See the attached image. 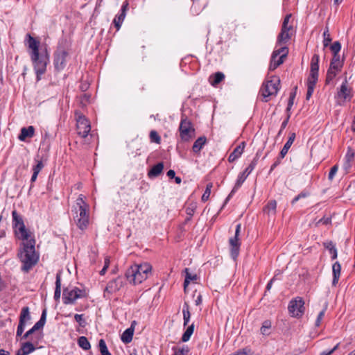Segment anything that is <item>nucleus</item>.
Masks as SVG:
<instances>
[{"label":"nucleus","mask_w":355,"mask_h":355,"mask_svg":"<svg viewBox=\"0 0 355 355\" xmlns=\"http://www.w3.org/2000/svg\"><path fill=\"white\" fill-rule=\"evenodd\" d=\"M40 41L30 34L26 35V45L29 49V55L36 73L37 80H40L41 76L45 73L47 64L49 62V55L47 50L45 49L40 52Z\"/></svg>","instance_id":"f257e3e1"},{"label":"nucleus","mask_w":355,"mask_h":355,"mask_svg":"<svg viewBox=\"0 0 355 355\" xmlns=\"http://www.w3.org/2000/svg\"><path fill=\"white\" fill-rule=\"evenodd\" d=\"M22 248L18 252V257L22 263L21 270L24 272H28L38 262L39 254L35 251V240L29 238L23 240Z\"/></svg>","instance_id":"f03ea898"},{"label":"nucleus","mask_w":355,"mask_h":355,"mask_svg":"<svg viewBox=\"0 0 355 355\" xmlns=\"http://www.w3.org/2000/svg\"><path fill=\"white\" fill-rule=\"evenodd\" d=\"M151 266L148 263L131 266L125 272V277L130 283L139 284L146 280L151 272Z\"/></svg>","instance_id":"7ed1b4c3"},{"label":"nucleus","mask_w":355,"mask_h":355,"mask_svg":"<svg viewBox=\"0 0 355 355\" xmlns=\"http://www.w3.org/2000/svg\"><path fill=\"white\" fill-rule=\"evenodd\" d=\"M280 79L278 76H272L268 78L262 84L259 90L262 101L268 102L271 96H275L279 90Z\"/></svg>","instance_id":"20e7f679"},{"label":"nucleus","mask_w":355,"mask_h":355,"mask_svg":"<svg viewBox=\"0 0 355 355\" xmlns=\"http://www.w3.org/2000/svg\"><path fill=\"white\" fill-rule=\"evenodd\" d=\"M69 58V48L66 46V42L59 43L53 54V64L57 71H62L67 66Z\"/></svg>","instance_id":"39448f33"},{"label":"nucleus","mask_w":355,"mask_h":355,"mask_svg":"<svg viewBox=\"0 0 355 355\" xmlns=\"http://www.w3.org/2000/svg\"><path fill=\"white\" fill-rule=\"evenodd\" d=\"M178 131L180 140L182 142H189L196 135L193 123L187 116H182L180 123Z\"/></svg>","instance_id":"423d86ee"},{"label":"nucleus","mask_w":355,"mask_h":355,"mask_svg":"<svg viewBox=\"0 0 355 355\" xmlns=\"http://www.w3.org/2000/svg\"><path fill=\"white\" fill-rule=\"evenodd\" d=\"M257 162H258V158L254 157L252 160V162H250L249 166L242 173H241L239 175L237 180H236L232 190L231 191V192L230 193V194L228 195V196L226 198V199L225 200L224 205H225L227 203V202L230 200V199L237 191V190L241 187L243 183L245 182V180L248 178V176L252 173V171L256 167Z\"/></svg>","instance_id":"0eeeda50"},{"label":"nucleus","mask_w":355,"mask_h":355,"mask_svg":"<svg viewBox=\"0 0 355 355\" xmlns=\"http://www.w3.org/2000/svg\"><path fill=\"white\" fill-rule=\"evenodd\" d=\"M87 297L85 290L78 287H67L63 290L62 301L64 304H73L76 300Z\"/></svg>","instance_id":"6e6552de"},{"label":"nucleus","mask_w":355,"mask_h":355,"mask_svg":"<svg viewBox=\"0 0 355 355\" xmlns=\"http://www.w3.org/2000/svg\"><path fill=\"white\" fill-rule=\"evenodd\" d=\"M72 211H74L73 220L77 227L82 231L85 230L89 224V208L80 207L79 209L74 208Z\"/></svg>","instance_id":"1a4fd4ad"},{"label":"nucleus","mask_w":355,"mask_h":355,"mask_svg":"<svg viewBox=\"0 0 355 355\" xmlns=\"http://www.w3.org/2000/svg\"><path fill=\"white\" fill-rule=\"evenodd\" d=\"M77 133L83 138L87 137L91 130L90 121L78 110L75 111Z\"/></svg>","instance_id":"9d476101"},{"label":"nucleus","mask_w":355,"mask_h":355,"mask_svg":"<svg viewBox=\"0 0 355 355\" xmlns=\"http://www.w3.org/2000/svg\"><path fill=\"white\" fill-rule=\"evenodd\" d=\"M12 226L16 234H20L19 239L21 240H28L31 237L30 232L26 228L24 220L21 215L16 210L12 211Z\"/></svg>","instance_id":"9b49d317"},{"label":"nucleus","mask_w":355,"mask_h":355,"mask_svg":"<svg viewBox=\"0 0 355 355\" xmlns=\"http://www.w3.org/2000/svg\"><path fill=\"white\" fill-rule=\"evenodd\" d=\"M353 98V91L351 87L348 86L347 78L341 84L339 89H338L336 94L337 103L339 105H344L346 102L351 101Z\"/></svg>","instance_id":"f8f14e48"},{"label":"nucleus","mask_w":355,"mask_h":355,"mask_svg":"<svg viewBox=\"0 0 355 355\" xmlns=\"http://www.w3.org/2000/svg\"><path fill=\"white\" fill-rule=\"evenodd\" d=\"M288 53V48L286 46H281L278 49H275L271 56L270 63L269 65V71H274L284 62Z\"/></svg>","instance_id":"ddd939ff"},{"label":"nucleus","mask_w":355,"mask_h":355,"mask_svg":"<svg viewBox=\"0 0 355 355\" xmlns=\"http://www.w3.org/2000/svg\"><path fill=\"white\" fill-rule=\"evenodd\" d=\"M288 310L291 317L300 318L305 311L304 301L302 297H297L291 300L288 304Z\"/></svg>","instance_id":"4468645a"},{"label":"nucleus","mask_w":355,"mask_h":355,"mask_svg":"<svg viewBox=\"0 0 355 355\" xmlns=\"http://www.w3.org/2000/svg\"><path fill=\"white\" fill-rule=\"evenodd\" d=\"M241 229V225L237 224L236 226L235 234L233 237H231L229 240L230 245V254L233 259H236L239 254L241 246V242L239 239Z\"/></svg>","instance_id":"2eb2a0df"},{"label":"nucleus","mask_w":355,"mask_h":355,"mask_svg":"<svg viewBox=\"0 0 355 355\" xmlns=\"http://www.w3.org/2000/svg\"><path fill=\"white\" fill-rule=\"evenodd\" d=\"M31 319L29 308L24 306L21 309L19 315V321L17 329V336H21L26 327V322Z\"/></svg>","instance_id":"dca6fc26"},{"label":"nucleus","mask_w":355,"mask_h":355,"mask_svg":"<svg viewBox=\"0 0 355 355\" xmlns=\"http://www.w3.org/2000/svg\"><path fill=\"white\" fill-rule=\"evenodd\" d=\"M320 57L317 54H314L311 58L310 64V73L307 80L317 81L318 80Z\"/></svg>","instance_id":"f3484780"},{"label":"nucleus","mask_w":355,"mask_h":355,"mask_svg":"<svg viewBox=\"0 0 355 355\" xmlns=\"http://www.w3.org/2000/svg\"><path fill=\"white\" fill-rule=\"evenodd\" d=\"M129 6V2L128 0H125L123 1V5L121 6V13L119 15H116L113 20V24L116 28L117 31H119L121 26V24L123 21L125 19V17L126 16V12L128 10Z\"/></svg>","instance_id":"a211bd4d"},{"label":"nucleus","mask_w":355,"mask_h":355,"mask_svg":"<svg viewBox=\"0 0 355 355\" xmlns=\"http://www.w3.org/2000/svg\"><path fill=\"white\" fill-rule=\"evenodd\" d=\"M123 286V281L121 277H117L113 280L110 281L105 288V293L110 294L114 293L119 291Z\"/></svg>","instance_id":"6ab92c4d"},{"label":"nucleus","mask_w":355,"mask_h":355,"mask_svg":"<svg viewBox=\"0 0 355 355\" xmlns=\"http://www.w3.org/2000/svg\"><path fill=\"white\" fill-rule=\"evenodd\" d=\"M245 146V143L244 141L241 142L239 146H237L229 155L228 162H234L236 159L239 158L243 153Z\"/></svg>","instance_id":"aec40b11"},{"label":"nucleus","mask_w":355,"mask_h":355,"mask_svg":"<svg viewBox=\"0 0 355 355\" xmlns=\"http://www.w3.org/2000/svg\"><path fill=\"white\" fill-rule=\"evenodd\" d=\"M35 134V128L30 125L28 128H22L18 137L20 141H25L26 138H32Z\"/></svg>","instance_id":"412c9836"},{"label":"nucleus","mask_w":355,"mask_h":355,"mask_svg":"<svg viewBox=\"0 0 355 355\" xmlns=\"http://www.w3.org/2000/svg\"><path fill=\"white\" fill-rule=\"evenodd\" d=\"M35 350V347L31 342H26L21 345V347L17 352L16 355H28Z\"/></svg>","instance_id":"4be33fe9"},{"label":"nucleus","mask_w":355,"mask_h":355,"mask_svg":"<svg viewBox=\"0 0 355 355\" xmlns=\"http://www.w3.org/2000/svg\"><path fill=\"white\" fill-rule=\"evenodd\" d=\"M277 201L275 200H270L263 209L264 213L268 216H275L276 214Z\"/></svg>","instance_id":"5701e85b"},{"label":"nucleus","mask_w":355,"mask_h":355,"mask_svg":"<svg viewBox=\"0 0 355 355\" xmlns=\"http://www.w3.org/2000/svg\"><path fill=\"white\" fill-rule=\"evenodd\" d=\"M341 266L338 261H336L332 266L333 280L332 285L336 286L340 276Z\"/></svg>","instance_id":"b1692460"},{"label":"nucleus","mask_w":355,"mask_h":355,"mask_svg":"<svg viewBox=\"0 0 355 355\" xmlns=\"http://www.w3.org/2000/svg\"><path fill=\"white\" fill-rule=\"evenodd\" d=\"M291 38V33L289 31H281L277 38V45L286 44Z\"/></svg>","instance_id":"393cba45"},{"label":"nucleus","mask_w":355,"mask_h":355,"mask_svg":"<svg viewBox=\"0 0 355 355\" xmlns=\"http://www.w3.org/2000/svg\"><path fill=\"white\" fill-rule=\"evenodd\" d=\"M295 133L292 132L290 134L289 137L284 144L283 148L280 151V156L282 157H284L287 154L288 150L290 149L291 146H292L293 143L295 141Z\"/></svg>","instance_id":"a878e982"},{"label":"nucleus","mask_w":355,"mask_h":355,"mask_svg":"<svg viewBox=\"0 0 355 355\" xmlns=\"http://www.w3.org/2000/svg\"><path fill=\"white\" fill-rule=\"evenodd\" d=\"M343 64L344 59H341L340 55H333L329 65L331 68L337 69V70H342Z\"/></svg>","instance_id":"bb28decb"},{"label":"nucleus","mask_w":355,"mask_h":355,"mask_svg":"<svg viewBox=\"0 0 355 355\" xmlns=\"http://www.w3.org/2000/svg\"><path fill=\"white\" fill-rule=\"evenodd\" d=\"M164 168V164L162 162H159L155 165H154L151 169L148 171V175L149 178H155L159 175Z\"/></svg>","instance_id":"cd10ccee"},{"label":"nucleus","mask_w":355,"mask_h":355,"mask_svg":"<svg viewBox=\"0 0 355 355\" xmlns=\"http://www.w3.org/2000/svg\"><path fill=\"white\" fill-rule=\"evenodd\" d=\"M225 79V75L222 72H216L214 73L213 75L210 76L209 78V81L210 84L216 87L218 85L220 82H222Z\"/></svg>","instance_id":"c85d7f7f"},{"label":"nucleus","mask_w":355,"mask_h":355,"mask_svg":"<svg viewBox=\"0 0 355 355\" xmlns=\"http://www.w3.org/2000/svg\"><path fill=\"white\" fill-rule=\"evenodd\" d=\"M44 168V164L42 160H37V164L33 166V175L31 179V182L33 184L37 180L39 173Z\"/></svg>","instance_id":"c756f323"},{"label":"nucleus","mask_w":355,"mask_h":355,"mask_svg":"<svg viewBox=\"0 0 355 355\" xmlns=\"http://www.w3.org/2000/svg\"><path fill=\"white\" fill-rule=\"evenodd\" d=\"M46 320V309H43L40 319L37 321L31 329L35 332L44 326Z\"/></svg>","instance_id":"7c9ffc66"},{"label":"nucleus","mask_w":355,"mask_h":355,"mask_svg":"<svg viewBox=\"0 0 355 355\" xmlns=\"http://www.w3.org/2000/svg\"><path fill=\"white\" fill-rule=\"evenodd\" d=\"M46 320V309H43L40 319L37 321L31 329L35 332L44 326Z\"/></svg>","instance_id":"2f4dec72"},{"label":"nucleus","mask_w":355,"mask_h":355,"mask_svg":"<svg viewBox=\"0 0 355 355\" xmlns=\"http://www.w3.org/2000/svg\"><path fill=\"white\" fill-rule=\"evenodd\" d=\"M206 142L207 138L205 136L200 137L199 138H198L193 145V151L196 153H199L204 146V145L206 144Z\"/></svg>","instance_id":"473e14b6"},{"label":"nucleus","mask_w":355,"mask_h":355,"mask_svg":"<svg viewBox=\"0 0 355 355\" xmlns=\"http://www.w3.org/2000/svg\"><path fill=\"white\" fill-rule=\"evenodd\" d=\"M340 71L341 70H337V69L331 68V67L329 66L326 75L325 83L329 84Z\"/></svg>","instance_id":"72a5a7b5"},{"label":"nucleus","mask_w":355,"mask_h":355,"mask_svg":"<svg viewBox=\"0 0 355 355\" xmlns=\"http://www.w3.org/2000/svg\"><path fill=\"white\" fill-rule=\"evenodd\" d=\"M133 335V329L132 328H128L122 334L121 339L123 341V343L128 344L132 340Z\"/></svg>","instance_id":"f704fd0d"},{"label":"nucleus","mask_w":355,"mask_h":355,"mask_svg":"<svg viewBox=\"0 0 355 355\" xmlns=\"http://www.w3.org/2000/svg\"><path fill=\"white\" fill-rule=\"evenodd\" d=\"M61 295V276L60 273L56 275L55 289L54 292V299L55 301L60 300Z\"/></svg>","instance_id":"c9c22d12"},{"label":"nucleus","mask_w":355,"mask_h":355,"mask_svg":"<svg viewBox=\"0 0 355 355\" xmlns=\"http://www.w3.org/2000/svg\"><path fill=\"white\" fill-rule=\"evenodd\" d=\"M196 208H197V205L196 202H192L187 204V205L186 207L185 211H186V214L189 216L185 219L186 223L191 220V217L193 216V215L194 214V213L196 211Z\"/></svg>","instance_id":"e433bc0d"},{"label":"nucleus","mask_w":355,"mask_h":355,"mask_svg":"<svg viewBox=\"0 0 355 355\" xmlns=\"http://www.w3.org/2000/svg\"><path fill=\"white\" fill-rule=\"evenodd\" d=\"M184 272L186 273L185 279H184V288L185 290L191 281H196V280H197L198 276L196 274H191L189 272V268H185L184 269Z\"/></svg>","instance_id":"4c0bfd02"},{"label":"nucleus","mask_w":355,"mask_h":355,"mask_svg":"<svg viewBox=\"0 0 355 355\" xmlns=\"http://www.w3.org/2000/svg\"><path fill=\"white\" fill-rule=\"evenodd\" d=\"M184 326H187L190 320L191 313L189 311V306L187 302H184L182 309Z\"/></svg>","instance_id":"58836bf2"},{"label":"nucleus","mask_w":355,"mask_h":355,"mask_svg":"<svg viewBox=\"0 0 355 355\" xmlns=\"http://www.w3.org/2000/svg\"><path fill=\"white\" fill-rule=\"evenodd\" d=\"M78 344L84 350H88L91 348L90 343L85 336H80L78 339Z\"/></svg>","instance_id":"ea45409f"},{"label":"nucleus","mask_w":355,"mask_h":355,"mask_svg":"<svg viewBox=\"0 0 355 355\" xmlns=\"http://www.w3.org/2000/svg\"><path fill=\"white\" fill-rule=\"evenodd\" d=\"M193 331H194V324L193 323L187 327V329L183 334L182 338H181L183 342H187L190 339L191 335L193 334Z\"/></svg>","instance_id":"a19ab883"},{"label":"nucleus","mask_w":355,"mask_h":355,"mask_svg":"<svg viewBox=\"0 0 355 355\" xmlns=\"http://www.w3.org/2000/svg\"><path fill=\"white\" fill-rule=\"evenodd\" d=\"M354 158V153L351 149H349L345 157V162L344 166L345 169L351 167V162L353 161Z\"/></svg>","instance_id":"79ce46f5"},{"label":"nucleus","mask_w":355,"mask_h":355,"mask_svg":"<svg viewBox=\"0 0 355 355\" xmlns=\"http://www.w3.org/2000/svg\"><path fill=\"white\" fill-rule=\"evenodd\" d=\"M316 83H317V81L307 80V92H306V100H309V98L312 96Z\"/></svg>","instance_id":"37998d69"},{"label":"nucleus","mask_w":355,"mask_h":355,"mask_svg":"<svg viewBox=\"0 0 355 355\" xmlns=\"http://www.w3.org/2000/svg\"><path fill=\"white\" fill-rule=\"evenodd\" d=\"M84 198L85 196L83 194L79 195L76 202V206H74L73 209H79L80 207L82 208L89 209V207L88 204L85 201Z\"/></svg>","instance_id":"c03bdc74"},{"label":"nucleus","mask_w":355,"mask_h":355,"mask_svg":"<svg viewBox=\"0 0 355 355\" xmlns=\"http://www.w3.org/2000/svg\"><path fill=\"white\" fill-rule=\"evenodd\" d=\"M98 347L101 355H112L109 352L106 343L103 339H101L99 340Z\"/></svg>","instance_id":"a18cd8bd"},{"label":"nucleus","mask_w":355,"mask_h":355,"mask_svg":"<svg viewBox=\"0 0 355 355\" xmlns=\"http://www.w3.org/2000/svg\"><path fill=\"white\" fill-rule=\"evenodd\" d=\"M173 350L175 352V355H188L189 352V348L188 346H183L182 347H173Z\"/></svg>","instance_id":"49530a36"},{"label":"nucleus","mask_w":355,"mask_h":355,"mask_svg":"<svg viewBox=\"0 0 355 355\" xmlns=\"http://www.w3.org/2000/svg\"><path fill=\"white\" fill-rule=\"evenodd\" d=\"M271 328V322L270 320H265L261 327V333L263 335H269V329Z\"/></svg>","instance_id":"de8ad7c7"},{"label":"nucleus","mask_w":355,"mask_h":355,"mask_svg":"<svg viewBox=\"0 0 355 355\" xmlns=\"http://www.w3.org/2000/svg\"><path fill=\"white\" fill-rule=\"evenodd\" d=\"M212 187H213L212 183L210 182L207 184L206 189H205V192L203 193L202 198H201V200L202 202H206L208 200V199L210 196V194H211V189Z\"/></svg>","instance_id":"09e8293b"},{"label":"nucleus","mask_w":355,"mask_h":355,"mask_svg":"<svg viewBox=\"0 0 355 355\" xmlns=\"http://www.w3.org/2000/svg\"><path fill=\"white\" fill-rule=\"evenodd\" d=\"M149 137L151 142L159 144L161 143V137L155 130H151L150 132Z\"/></svg>","instance_id":"8fccbe9b"},{"label":"nucleus","mask_w":355,"mask_h":355,"mask_svg":"<svg viewBox=\"0 0 355 355\" xmlns=\"http://www.w3.org/2000/svg\"><path fill=\"white\" fill-rule=\"evenodd\" d=\"M323 44L324 47H327L329 46V43L331 42V37L329 32V28L327 26L324 33H323Z\"/></svg>","instance_id":"3c124183"},{"label":"nucleus","mask_w":355,"mask_h":355,"mask_svg":"<svg viewBox=\"0 0 355 355\" xmlns=\"http://www.w3.org/2000/svg\"><path fill=\"white\" fill-rule=\"evenodd\" d=\"M90 95L87 94H83L79 97V103L82 107L86 106L87 103L89 102Z\"/></svg>","instance_id":"603ef678"},{"label":"nucleus","mask_w":355,"mask_h":355,"mask_svg":"<svg viewBox=\"0 0 355 355\" xmlns=\"http://www.w3.org/2000/svg\"><path fill=\"white\" fill-rule=\"evenodd\" d=\"M330 49L333 53V55H339V52L341 49V44L338 41L334 42L330 46Z\"/></svg>","instance_id":"864d4df0"},{"label":"nucleus","mask_w":355,"mask_h":355,"mask_svg":"<svg viewBox=\"0 0 355 355\" xmlns=\"http://www.w3.org/2000/svg\"><path fill=\"white\" fill-rule=\"evenodd\" d=\"M74 319L80 327H85L86 326L87 322L84 318L83 314H75Z\"/></svg>","instance_id":"5fc2aeb1"},{"label":"nucleus","mask_w":355,"mask_h":355,"mask_svg":"<svg viewBox=\"0 0 355 355\" xmlns=\"http://www.w3.org/2000/svg\"><path fill=\"white\" fill-rule=\"evenodd\" d=\"M295 97V92L291 93L289 99H288V105L286 107V112L291 113V109L293 105Z\"/></svg>","instance_id":"6e6d98bb"},{"label":"nucleus","mask_w":355,"mask_h":355,"mask_svg":"<svg viewBox=\"0 0 355 355\" xmlns=\"http://www.w3.org/2000/svg\"><path fill=\"white\" fill-rule=\"evenodd\" d=\"M326 309H327V306L324 307L318 314V317H317V319L315 320V326L316 327H319L321 324V322L324 316V314H325V311H326Z\"/></svg>","instance_id":"4d7b16f0"},{"label":"nucleus","mask_w":355,"mask_h":355,"mask_svg":"<svg viewBox=\"0 0 355 355\" xmlns=\"http://www.w3.org/2000/svg\"><path fill=\"white\" fill-rule=\"evenodd\" d=\"M338 170V165H334L333 167H331V168L329 173V175H328V178L329 180H332L334 179V177L335 174L337 173Z\"/></svg>","instance_id":"13d9d810"},{"label":"nucleus","mask_w":355,"mask_h":355,"mask_svg":"<svg viewBox=\"0 0 355 355\" xmlns=\"http://www.w3.org/2000/svg\"><path fill=\"white\" fill-rule=\"evenodd\" d=\"M284 157H282L280 156V155H279V157L276 159L275 162L271 165V167H270V169L269 171L270 173H271L277 166H279L281 164L282 159Z\"/></svg>","instance_id":"bf43d9fd"},{"label":"nucleus","mask_w":355,"mask_h":355,"mask_svg":"<svg viewBox=\"0 0 355 355\" xmlns=\"http://www.w3.org/2000/svg\"><path fill=\"white\" fill-rule=\"evenodd\" d=\"M307 196V193L304 192H301L300 194H298L297 196H295L293 200L291 201V204L294 205L297 201H298L300 199L302 198H305Z\"/></svg>","instance_id":"052dcab7"},{"label":"nucleus","mask_w":355,"mask_h":355,"mask_svg":"<svg viewBox=\"0 0 355 355\" xmlns=\"http://www.w3.org/2000/svg\"><path fill=\"white\" fill-rule=\"evenodd\" d=\"M331 218H329V217H323L321 219L319 220V221L318 222V223L319 224H323V225H328L329 223H331Z\"/></svg>","instance_id":"680f3d73"},{"label":"nucleus","mask_w":355,"mask_h":355,"mask_svg":"<svg viewBox=\"0 0 355 355\" xmlns=\"http://www.w3.org/2000/svg\"><path fill=\"white\" fill-rule=\"evenodd\" d=\"M324 247L330 252V249L335 248V245L333 243L332 241H328L323 243Z\"/></svg>","instance_id":"e2e57ef3"},{"label":"nucleus","mask_w":355,"mask_h":355,"mask_svg":"<svg viewBox=\"0 0 355 355\" xmlns=\"http://www.w3.org/2000/svg\"><path fill=\"white\" fill-rule=\"evenodd\" d=\"M293 25L291 24H282V28H281V31H293Z\"/></svg>","instance_id":"0e129e2a"},{"label":"nucleus","mask_w":355,"mask_h":355,"mask_svg":"<svg viewBox=\"0 0 355 355\" xmlns=\"http://www.w3.org/2000/svg\"><path fill=\"white\" fill-rule=\"evenodd\" d=\"M290 117H291V113L287 112L286 118L285 119V120L282 122V123L281 125L282 130H284L286 127Z\"/></svg>","instance_id":"69168bd1"},{"label":"nucleus","mask_w":355,"mask_h":355,"mask_svg":"<svg viewBox=\"0 0 355 355\" xmlns=\"http://www.w3.org/2000/svg\"><path fill=\"white\" fill-rule=\"evenodd\" d=\"M338 346H339V343H338L332 349H331L330 351H324L322 352L320 355H331L334 351H336L338 348Z\"/></svg>","instance_id":"338daca9"},{"label":"nucleus","mask_w":355,"mask_h":355,"mask_svg":"<svg viewBox=\"0 0 355 355\" xmlns=\"http://www.w3.org/2000/svg\"><path fill=\"white\" fill-rule=\"evenodd\" d=\"M202 297L200 293H198L196 296V299L195 300V304L196 306H199L202 304Z\"/></svg>","instance_id":"774afa93"}]
</instances>
